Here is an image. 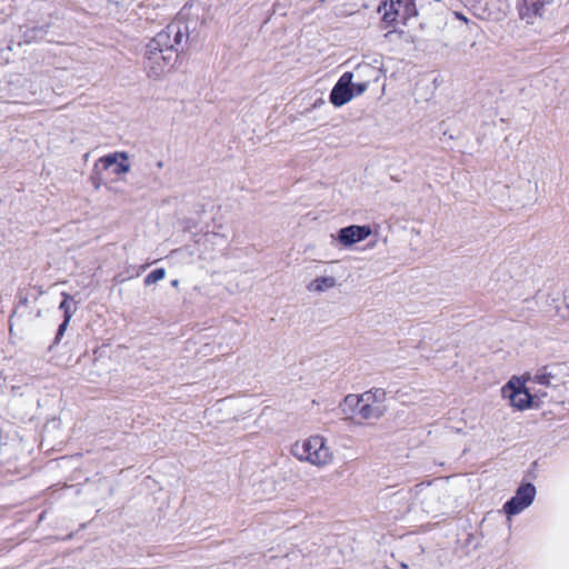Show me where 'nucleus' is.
I'll return each mask as SVG.
<instances>
[{"label":"nucleus","mask_w":569,"mask_h":569,"mask_svg":"<svg viewBox=\"0 0 569 569\" xmlns=\"http://www.w3.org/2000/svg\"><path fill=\"white\" fill-rule=\"evenodd\" d=\"M352 78L351 72H345L333 86L329 99L335 107H342L353 98Z\"/></svg>","instance_id":"5"},{"label":"nucleus","mask_w":569,"mask_h":569,"mask_svg":"<svg viewBox=\"0 0 569 569\" xmlns=\"http://www.w3.org/2000/svg\"><path fill=\"white\" fill-rule=\"evenodd\" d=\"M338 284V280L332 274H325L315 278L311 282L307 284V290L313 293H322Z\"/></svg>","instance_id":"9"},{"label":"nucleus","mask_w":569,"mask_h":569,"mask_svg":"<svg viewBox=\"0 0 569 569\" xmlns=\"http://www.w3.org/2000/svg\"><path fill=\"white\" fill-rule=\"evenodd\" d=\"M386 391L381 388H372L361 395H348L343 403L350 408L355 415L363 420H377L387 411Z\"/></svg>","instance_id":"2"},{"label":"nucleus","mask_w":569,"mask_h":569,"mask_svg":"<svg viewBox=\"0 0 569 569\" xmlns=\"http://www.w3.org/2000/svg\"><path fill=\"white\" fill-rule=\"evenodd\" d=\"M68 325H69V321L63 319L62 323L58 328V332H57V336H56V339H54V343H58L60 341L61 337L63 336L64 331L67 330Z\"/></svg>","instance_id":"15"},{"label":"nucleus","mask_w":569,"mask_h":569,"mask_svg":"<svg viewBox=\"0 0 569 569\" xmlns=\"http://www.w3.org/2000/svg\"><path fill=\"white\" fill-rule=\"evenodd\" d=\"M371 233L372 230L369 226L351 224L339 230L338 240L342 246L350 247L367 239Z\"/></svg>","instance_id":"7"},{"label":"nucleus","mask_w":569,"mask_h":569,"mask_svg":"<svg viewBox=\"0 0 569 569\" xmlns=\"http://www.w3.org/2000/svg\"><path fill=\"white\" fill-rule=\"evenodd\" d=\"M179 283L180 282H179L178 279H174V280L171 281V286L174 287V288H177L179 286Z\"/></svg>","instance_id":"18"},{"label":"nucleus","mask_w":569,"mask_h":569,"mask_svg":"<svg viewBox=\"0 0 569 569\" xmlns=\"http://www.w3.org/2000/svg\"><path fill=\"white\" fill-rule=\"evenodd\" d=\"M536 497V487L532 483H522L516 491V495L508 500L505 506V512L515 516L527 509L533 502Z\"/></svg>","instance_id":"4"},{"label":"nucleus","mask_w":569,"mask_h":569,"mask_svg":"<svg viewBox=\"0 0 569 569\" xmlns=\"http://www.w3.org/2000/svg\"><path fill=\"white\" fill-rule=\"evenodd\" d=\"M164 277H166V270L163 268L154 269L144 278V284L150 286L153 283H157L158 281L162 280Z\"/></svg>","instance_id":"12"},{"label":"nucleus","mask_w":569,"mask_h":569,"mask_svg":"<svg viewBox=\"0 0 569 569\" xmlns=\"http://www.w3.org/2000/svg\"><path fill=\"white\" fill-rule=\"evenodd\" d=\"M401 6V0H388L383 1L378 7V12L382 13V21L387 24H390L397 20L399 13V7Z\"/></svg>","instance_id":"10"},{"label":"nucleus","mask_w":569,"mask_h":569,"mask_svg":"<svg viewBox=\"0 0 569 569\" xmlns=\"http://www.w3.org/2000/svg\"><path fill=\"white\" fill-rule=\"evenodd\" d=\"M402 34H403V31L392 30V31H388L387 33H385V38L392 39L393 37H401Z\"/></svg>","instance_id":"16"},{"label":"nucleus","mask_w":569,"mask_h":569,"mask_svg":"<svg viewBox=\"0 0 569 569\" xmlns=\"http://www.w3.org/2000/svg\"><path fill=\"white\" fill-rule=\"evenodd\" d=\"M509 398L511 405L519 410L529 408L532 402L531 395L528 392V390L522 388L513 389Z\"/></svg>","instance_id":"11"},{"label":"nucleus","mask_w":569,"mask_h":569,"mask_svg":"<svg viewBox=\"0 0 569 569\" xmlns=\"http://www.w3.org/2000/svg\"><path fill=\"white\" fill-rule=\"evenodd\" d=\"M401 568L408 569V566L406 563H401Z\"/></svg>","instance_id":"21"},{"label":"nucleus","mask_w":569,"mask_h":569,"mask_svg":"<svg viewBox=\"0 0 569 569\" xmlns=\"http://www.w3.org/2000/svg\"><path fill=\"white\" fill-rule=\"evenodd\" d=\"M128 159L129 157L126 152L117 151L99 158L94 168H97L99 163H101L104 169L116 166L113 172L118 176L124 174L130 171V163L128 162Z\"/></svg>","instance_id":"8"},{"label":"nucleus","mask_w":569,"mask_h":569,"mask_svg":"<svg viewBox=\"0 0 569 569\" xmlns=\"http://www.w3.org/2000/svg\"><path fill=\"white\" fill-rule=\"evenodd\" d=\"M351 88H352L353 93L356 92V94L359 96L368 89V83L367 82L352 83Z\"/></svg>","instance_id":"14"},{"label":"nucleus","mask_w":569,"mask_h":569,"mask_svg":"<svg viewBox=\"0 0 569 569\" xmlns=\"http://www.w3.org/2000/svg\"><path fill=\"white\" fill-rule=\"evenodd\" d=\"M508 388H511L513 389V382L512 381H509L508 385H507Z\"/></svg>","instance_id":"20"},{"label":"nucleus","mask_w":569,"mask_h":569,"mask_svg":"<svg viewBox=\"0 0 569 569\" xmlns=\"http://www.w3.org/2000/svg\"><path fill=\"white\" fill-rule=\"evenodd\" d=\"M92 182L96 189H98L101 184V181L98 178H92Z\"/></svg>","instance_id":"17"},{"label":"nucleus","mask_w":569,"mask_h":569,"mask_svg":"<svg viewBox=\"0 0 569 569\" xmlns=\"http://www.w3.org/2000/svg\"><path fill=\"white\" fill-rule=\"evenodd\" d=\"M62 296L63 300L61 301L59 308L63 311L64 319L70 321L74 312V310L71 308V305L69 303V300H72V298L66 292H63Z\"/></svg>","instance_id":"13"},{"label":"nucleus","mask_w":569,"mask_h":569,"mask_svg":"<svg viewBox=\"0 0 569 569\" xmlns=\"http://www.w3.org/2000/svg\"><path fill=\"white\" fill-rule=\"evenodd\" d=\"M162 167H163V162H162V161H158V162H157V168H158V169H161Z\"/></svg>","instance_id":"19"},{"label":"nucleus","mask_w":569,"mask_h":569,"mask_svg":"<svg viewBox=\"0 0 569 569\" xmlns=\"http://www.w3.org/2000/svg\"><path fill=\"white\" fill-rule=\"evenodd\" d=\"M563 371L562 365L553 363L545 366L543 368L537 370L532 378H530L533 382L546 386V387H556L562 382L561 375Z\"/></svg>","instance_id":"6"},{"label":"nucleus","mask_w":569,"mask_h":569,"mask_svg":"<svg viewBox=\"0 0 569 569\" xmlns=\"http://www.w3.org/2000/svg\"><path fill=\"white\" fill-rule=\"evenodd\" d=\"M292 453L299 460L308 461L317 467L327 466L333 460V452L321 436H312L301 443L297 442L292 448Z\"/></svg>","instance_id":"3"},{"label":"nucleus","mask_w":569,"mask_h":569,"mask_svg":"<svg viewBox=\"0 0 569 569\" xmlns=\"http://www.w3.org/2000/svg\"><path fill=\"white\" fill-rule=\"evenodd\" d=\"M187 27L181 22L169 23L146 46L144 69L149 79L159 81L173 68L178 58L177 47L186 36Z\"/></svg>","instance_id":"1"}]
</instances>
